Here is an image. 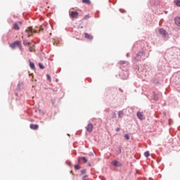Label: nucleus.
Wrapping results in <instances>:
<instances>
[{"label": "nucleus", "instance_id": "obj_1", "mask_svg": "<svg viewBox=\"0 0 180 180\" xmlns=\"http://www.w3.org/2000/svg\"><path fill=\"white\" fill-rule=\"evenodd\" d=\"M119 64L124 67H127L125 70H122V72L120 74V78H122V79H127V78H129V72L127 71V69L129 68V62L121 60L119 62Z\"/></svg>", "mask_w": 180, "mask_h": 180}, {"label": "nucleus", "instance_id": "obj_2", "mask_svg": "<svg viewBox=\"0 0 180 180\" xmlns=\"http://www.w3.org/2000/svg\"><path fill=\"white\" fill-rule=\"evenodd\" d=\"M144 58H146V53H144V51H140L134 56L136 61H141V60H144Z\"/></svg>", "mask_w": 180, "mask_h": 180}, {"label": "nucleus", "instance_id": "obj_3", "mask_svg": "<svg viewBox=\"0 0 180 180\" xmlns=\"http://www.w3.org/2000/svg\"><path fill=\"white\" fill-rule=\"evenodd\" d=\"M34 31L33 30V28L32 27H28L27 30H25V34L27 36V37H30L32 34H33V32Z\"/></svg>", "mask_w": 180, "mask_h": 180}, {"label": "nucleus", "instance_id": "obj_4", "mask_svg": "<svg viewBox=\"0 0 180 180\" xmlns=\"http://www.w3.org/2000/svg\"><path fill=\"white\" fill-rule=\"evenodd\" d=\"M136 116L139 120H144L146 117L144 116V113L143 112L138 111L136 113Z\"/></svg>", "mask_w": 180, "mask_h": 180}, {"label": "nucleus", "instance_id": "obj_5", "mask_svg": "<svg viewBox=\"0 0 180 180\" xmlns=\"http://www.w3.org/2000/svg\"><path fill=\"white\" fill-rule=\"evenodd\" d=\"M20 44V41H15L10 44L11 49H16Z\"/></svg>", "mask_w": 180, "mask_h": 180}, {"label": "nucleus", "instance_id": "obj_6", "mask_svg": "<svg viewBox=\"0 0 180 180\" xmlns=\"http://www.w3.org/2000/svg\"><path fill=\"white\" fill-rule=\"evenodd\" d=\"M159 33L163 37H167V36H168V33L167 32V31L162 28L159 29Z\"/></svg>", "mask_w": 180, "mask_h": 180}, {"label": "nucleus", "instance_id": "obj_7", "mask_svg": "<svg viewBox=\"0 0 180 180\" xmlns=\"http://www.w3.org/2000/svg\"><path fill=\"white\" fill-rule=\"evenodd\" d=\"M86 130L89 133L92 132V130H94V125L92 124H88V125L86 127Z\"/></svg>", "mask_w": 180, "mask_h": 180}, {"label": "nucleus", "instance_id": "obj_8", "mask_svg": "<svg viewBox=\"0 0 180 180\" xmlns=\"http://www.w3.org/2000/svg\"><path fill=\"white\" fill-rule=\"evenodd\" d=\"M70 18H72L73 19H77L78 18V12L77 11H71L70 13Z\"/></svg>", "mask_w": 180, "mask_h": 180}, {"label": "nucleus", "instance_id": "obj_9", "mask_svg": "<svg viewBox=\"0 0 180 180\" xmlns=\"http://www.w3.org/2000/svg\"><path fill=\"white\" fill-rule=\"evenodd\" d=\"M112 165H113V167H122V163H120V162L117 161V160H113L111 162Z\"/></svg>", "mask_w": 180, "mask_h": 180}, {"label": "nucleus", "instance_id": "obj_10", "mask_svg": "<svg viewBox=\"0 0 180 180\" xmlns=\"http://www.w3.org/2000/svg\"><path fill=\"white\" fill-rule=\"evenodd\" d=\"M84 37L88 40H94V37L88 33H84Z\"/></svg>", "mask_w": 180, "mask_h": 180}, {"label": "nucleus", "instance_id": "obj_11", "mask_svg": "<svg viewBox=\"0 0 180 180\" xmlns=\"http://www.w3.org/2000/svg\"><path fill=\"white\" fill-rule=\"evenodd\" d=\"M30 129H32V130H37V129H39V125L37 124H31L30 125Z\"/></svg>", "mask_w": 180, "mask_h": 180}, {"label": "nucleus", "instance_id": "obj_12", "mask_svg": "<svg viewBox=\"0 0 180 180\" xmlns=\"http://www.w3.org/2000/svg\"><path fill=\"white\" fill-rule=\"evenodd\" d=\"M79 161H82L84 164H86L88 162V160L85 157L79 158Z\"/></svg>", "mask_w": 180, "mask_h": 180}, {"label": "nucleus", "instance_id": "obj_13", "mask_svg": "<svg viewBox=\"0 0 180 180\" xmlns=\"http://www.w3.org/2000/svg\"><path fill=\"white\" fill-rule=\"evenodd\" d=\"M174 22L176 26H180V17H176L174 19Z\"/></svg>", "mask_w": 180, "mask_h": 180}, {"label": "nucleus", "instance_id": "obj_14", "mask_svg": "<svg viewBox=\"0 0 180 180\" xmlns=\"http://www.w3.org/2000/svg\"><path fill=\"white\" fill-rule=\"evenodd\" d=\"M124 115V112H123V110L118 112V117L120 119H122Z\"/></svg>", "mask_w": 180, "mask_h": 180}, {"label": "nucleus", "instance_id": "obj_15", "mask_svg": "<svg viewBox=\"0 0 180 180\" xmlns=\"http://www.w3.org/2000/svg\"><path fill=\"white\" fill-rule=\"evenodd\" d=\"M13 29H15V30H20V27H19L18 22L13 24Z\"/></svg>", "mask_w": 180, "mask_h": 180}, {"label": "nucleus", "instance_id": "obj_16", "mask_svg": "<svg viewBox=\"0 0 180 180\" xmlns=\"http://www.w3.org/2000/svg\"><path fill=\"white\" fill-rule=\"evenodd\" d=\"M30 67L31 70H36V66H34V63L33 62L30 61Z\"/></svg>", "mask_w": 180, "mask_h": 180}, {"label": "nucleus", "instance_id": "obj_17", "mask_svg": "<svg viewBox=\"0 0 180 180\" xmlns=\"http://www.w3.org/2000/svg\"><path fill=\"white\" fill-rule=\"evenodd\" d=\"M83 4H87V5H91V1L89 0H82Z\"/></svg>", "mask_w": 180, "mask_h": 180}, {"label": "nucleus", "instance_id": "obj_18", "mask_svg": "<svg viewBox=\"0 0 180 180\" xmlns=\"http://www.w3.org/2000/svg\"><path fill=\"white\" fill-rule=\"evenodd\" d=\"M174 3L176 4V5L177 6H179L180 7V0H175L174 1Z\"/></svg>", "mask_w": 180, "mask_h": 180}, {"label": "nucleus", "instance_id": "obj_19", "mask_svg": "<svg viewBox=\"0 0 180 180\" xmlns=\"http://www.w3.org/2000/svg\"><path fill=\"white\" fill-rule=\"evenodd\" d=\"M39 68H41V70H44V65H43V63H39Z\"/></svg>", "mask_w": 180, "mask_h": 180}, {"label": "nucleus", "instance_id": "obj_20", "mask_svg": "<svg viewBox=\"0 0 180 180\" xmlns=\"http://www.w3.org/2000/svg\"><path fill=\"white\" fill-rule=\"evenodd\" d=\"M111 117L112 119H116V112H112Z\"/></svg>", "mask_w": 180, "mask_h": 180}, {"label": "nucleus", "instance_id": "obj_21", "mask_svg": "<svg viewBox=\"0 0 180 180\" xmlns=\"http://www.w3.org/2000/svg\"><path fill=\"white\" fill-rule=\"evenodd\" d=\"M124 138L126 139V140H130V136H129L128 134H126L124 135Z\"/></svg>", "mask_w": 180, "mask_h": 180}, {"label": "nucleus", "instance_id": "obj_22", "mask_svg": "<svg viewBox=\"0 0 180 180\" xmlns=\"http://www.w3.org/2000/svg\"><path fill=\"white\" fill-rule=\"evenodd\" d=\"M144 155H145L146 158L150 157V152H148V151L145 152V153H144Z\"/></svg>", "mask_w": 180, "mask_h": 180}, {"label": "nucleus", "instance_id": "obj_23", "mask_svg": "<svg viewBox=\"0 0 180 180\" xmlns=\"http://www.w3.org/2000/svg\"><path fill=\"white\" fill-rule=\"evenodd\" d=\"M24 46H30V43L27 42L26 41H23Z\"/></svg>", "mask_w": 180, "mask_h": 180}, {"label": "nucleus", "instance_id": "obj_24", "mask_svg": "<svg viewBox=\"0 0 180 180\" xmlns=\"http://www.w3.org/2000/svg\"><path fill=\"white\" fill-rule=\"evenodd\" d=\"M153 99L154 101H158V96L155 95V94H153Z\"/></svg>", "mask_w": 180, "mask_h": 180}, {"label": "nucleus", "instance_id": "obj_25", "mask_svg": "<svg viewBox=\"0 0 180 180\" xmlns=\"http://www.w3.org/2000/svg\"><path fill=\"white\" fill-rule=\"evenodd\" d=\"M81 167L79 165H75V169H79Z\"/></svg>", "mask_w": 180, "mask_h": 180}, {"label": "nucleus", "instance_id": "obj_26", "mask_svg": "<svg viewBox=\"0 0 180 180\" xmlns=\"http://www.w3.org/2000/svg\"><path fill=\"white\" fill-rule=\"evenodd\" d=\"M81 174H82V175H84V174H86V169H82L81 170Z\"/></svg>", "mask_w": 180, "mask_h": 180}, {"label": "nucleus", "instance_id": "obj_27", "mask_svg": "<svg viewBox=\"0 0 180 180\" xmlns=\"http://www.w3.org/2000/svg\"><path fill=\"white\" fill-rule=\"evenodd\" d=\"M46 78L48 81H51V77L49 76V75H46Z\"/></svg>", "mask_w": 180, "mask_h": 180}, {"label": "nucleus", "instance_id": "obj_28", "mask_svg": "<svg viewBox=\"0 0 180 180\" xmlns=\"http://www.w3.org/2000/svg\"><path fill=\"white\" fill-rule=\"evenodd\" d=\"M86 178H88V175H85L82 177V180H85L86 179Z\"/></svg>", "mask_w": 180, "mask_h": 180}, {"label": "nucleus", "instance_id": "obj_29", "mask_svg": "<svg viewBox=\"0 0 180 180\" xmlns=\"http://www.w3.org/2000/svg\"><path fill=\"white\" fill-rule=\"evenodd\" d=\"M66 164H68V165H71V162H70V161H66Z\"/></svg>", "mask_w": 180, "mask_h": 180}, {"label": "nucleus", "instance_id": "obj_30", "mask_svg": "<svg viewBox=\"0 0 180 180\" xmlns=\"http://www.w3.org/2000/svg\"><path fill=\"white\" fill-rule=\"evenodd\" d=\"M120 12H121V13H124V10L120 9Z\"/></svg>", "mask_w": 180, "mask_h": 180}, {"label": "nucleus", "instance_id": "obj_31", "mask_svg": "<svg viewBox=\"0 0 180 180\" xmlns=\"http://www.w3.org/2000/svg\"><path fill=\"white\" fill-rule=\"evenodd\" d=\"M116 131H120V128H117Z\"/></svg>", "mask_w": 180, "mask_h": 180}, {"label": "nucleus", "instance_id": "obj_32", "mask_svg": "<svg viewBox=\"0 0 180 180\" xmlns=\"http://www.w3.org/2000/svg\"><path fill=\"white\" fill-rule=\"evenodd\" d=\"M118 153L120 154V153H122V149H120V148H119V151Z\"/></svg>", "mask_w": 180, "mask_h": 180}, {"label": "nucleus", "instance_id": "obj_33", "mask_svg": "<svg viewBox=\"0 0 180 180\" xmlns=\"http://www.w3.org/2000/svg\"><path fill=\"white\" fill-rule=\"evenodd\" d=\"M130 54L129 53H127V57H129Z\"/></svg>", "mask_w": 180, "mask_h": 180}, {"label": "nucleus", "instance_id": "obj_34", "mask_svg": "<svg viewBox=\"0 0 180 180\" xmlns=\"http://www.w3.org/2000/svg\"><path fill=\"white\" fill-rule=\"evenodd\" d=\"M30 51H32V48H29Z\"/></svg>", "mask_w": 180, "mask_h": 180}, {"label": "nucleus", "instance_id": "obj_35", "mask_svg": "<svg viewBox=\"0 0 180 180\" xmlns=\"http://www.w3.org/2000/svg\"><path fill=\"white\" fill-rule=\"evenodd\" d=\"M18 23L22 24V21H20Z\"/></svg>", "mask_w": 180, "mask_h": 180}, {"label": "nucleus", "instance_id": "obj_36", "mask_svg": "<svg viewBox=\"0 0 180 180\" xmlns=\"http://www.w3.org/2000/svg\"><path fill=\"white\" fill-rule=\"evenodd\" d=\"M70 172L72 173V171H71Z\"/></svg>", "mask_w": 180, "mask_h": 180}]
</instances>
